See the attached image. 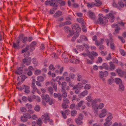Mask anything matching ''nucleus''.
Returning <instances> with one entry per match:
<instances>
[{
  "mask_svg": "<svg viewBox=\"0 0 126 126\" xmlns=\"http://www.w3.org/2000/svg\"><path fill=\"white\" fill-rule=\"evenodd\" d=\"M73 122L72 120L71 119H69L67 120V123L68 125L70 123H72Z\"/></svg>",
  "mask_w": 126,
  "mask_h": 126,
  "instance_id": "60",
  "label": "nucleus"
},
{
  "mask_svg": "<svg viewBox=\"0 0 126 126\" xmlns=\"http://www.w3.org/2000/svg\"><path fill=\"white\" fill-rule=\"evenodd\" d=\"M99 15L100 16L97 22L100 24L105 25L107 23L108 21L107 18L109 19L110 22H113L114 21V17L112 13H110L107 14L106 17H103V15L101 14H99Z\"/></svg>",
  "mask_w": 126,
  "mask_h": 126,
  "instance_id": "1",
  "label": "nucleus"
},
{
  "mask_svg": "<svg viewBox=\"0 0 126 126\" xmlns=\"http://www.w3.org/2000/svg\"><path fill=\"white\" fill-rule=\"evenodd\" d=\"M49 118V114L47 113H45L44 115L42 116V118L44 119V123H46L47 122V120Z\"/></svg>",
  "mask_w": 126,
  "mask_h": 126,
  "instance_id": "7",
  "label": "nucleus"
},
{
  "mask_svg": "<svg viewBox=\"0 0 126 126\" xmlns=\"http://www.w3.org/2000/svg\"><path fill=\"white\" fill-rule=\"evenodd\" d=\"M95 44L96 45L98 46L102 44L103 43V41H102V40H101L100 41H98L97 40H95Z\"/></svg>",
  "mask_w": 126,
  "mask_h": 126,
  "instance_id": "35",
  "label": "nucleus"
},
{
  "mask_svg": "<svg viewBox=\"0 0 126 126\" xmlns=\"http://www.w3.org/2000/svg\"><path fill=\"white\" fill-rule=\"evenodd\" d=\"M91 86L90 84H87L85 85L84 88L85 89H90Z\"/></svg>",
  "mask_w": 126,
  "mask_h": 126,
  "instance_id": "45",
  "label": "nucleus"
},
{
  "mask_svg": "<svg viewBox=\"0 0 126 126\" xmlns=\"http://www.w3.org/2000/svg\"><path fill=\"white\" fill-rule=\"evenodd\" d=\"M80 39H87V38L84 35H81L80 36Z\"/></svg>",
  "mask_w": 126,
  "mask_h": 126,
  "instance_id": "64",
  "label": "nucleus"
},
{
  "mask_svg": "<svg viewBox=\"0 0 126 126\" xmlns=\"http://www.w3.org/2000/svg\"><path fill=\"white\" fill-rule=\"evenodd\" d=\"M27 40H22L21 41H20V40H18V41H20V43H19L20 44L21 43V45L22 44V43H23V45L24 46L25 44V43Z\"/></svg>",
  "mask_w": 126,
  "mask_h": 126,
  "instance_id": "53",
  "label": "nucleus"
},
{
  "mask_svg": "<svg viewBox=\"0 0 126 126\" xmlns=\"http://www.w3.org/2000/svg\"><path fill=\"white\" fill-rule=\"evenodd\" d=\"M99 68L101 69H102L104 68L105 69L108 70L109 66L107 63H104L102 64V66H99Z\"/></svg>",
  "mask_w": 126,
  "mask_h": 126,
  "instance_id": "14",
  "label": "nucleus"
},
{
  "mask_svg": "<svg viewBox=\"0 0 126 126\" xmlns=\"http://www.w3.org/2000/svg\"><path fill=\"white\" fill-rule=\"evenodd\" d=\"M83 118V116L82 114H80L78 118V119H79L81 120H82Z\"/></svg>",
  "mask_w": 126,
  "mask_h": 126,
  "instance_id": "63",
  "label": "nucleus"
},
{
  "mask_svg": "<svg viewBox=\"0 0 126 126\" xmlns=\"http://www.w3.org/2000/svg\"><path fill=\"white\" fill-rule=\"evenodd\" d=\"M37 43L35 41H33L31 43V47H33L35 46L36 44Z\"/></svg>",
  "mask_w": 126,
  "mask_h": 126,
  "instance_id": "54",
  "label": "nucleus"
},
{
  "mask_svg": "<svg viewBox=\"0 0 126 126\" xmlns=\"http://www.w3.org/2000/svg\"><path fill=\"white\" fill-rule=\"evenodd\" d=\"M62 87L63 88H65L66 85V83L65 82H63L62 84Z\"/></svg>",
  "mask_w": 126,
  "mask_h": 126,
  "instance_id": "55",
  "label": "nucleus"
},
{
  "mask_svg": "<svg viewBox=\"0 0 126 126\" xmlns=\"http://www.w3.org/2000/svg\"><path fill=\"white\" fill-rule=\"evenodd\" d=\"M35 110L37 111H39L40 110V107L39 106L37 105L34 108Z\"/></svg>",
  "mask_w": 126,
  "mask_h": 126,
  "instance_id": "48",
  "label": "nucleus"
},
{
  "mask_svg": "<svg viewBox=\"0 0 126 126\" xmlns=\"http://www.w3.org/2000/svg\"><path fill=\"white\" fill-rule=\"evenodd\" d=\"M116 72L118 73L119 76L122 77L123 76L124 74V72L121 69H118L116 70Z\"/></svg>",
  "mask_w": 126,
  "mask_h": 126,
  "instance_id": "13",
  "label": "nucleus"
},
{
  "mask_svg": "<svg viewBox=\"0 0 126 126\" xmlns=\"http://www.w3.org/2000/svg\"><path fill=\"white\" fill-rule=\"evenodd\" d=\"M62 12L60 11H58L56 12L54 15V16L55 17H58L62 14Z\"/></svg>",
  "mask_w": 126,
  "mask_h": 126,
  "instance_id": "25",
  "label": "nucleus"
},
{
  "mask_svg": "<svg viewBox=\"0 0 126 126\" xmlns=\"http://www.w3.org/2000/svg\"><path fill=\"white\" fill-rule=\"evenodd\" d=\"M119 90L120 91L122 92L124 91L125 89V87L124 85L122 83L120 84L119 86Z\"/></svg>",
  "mask_w": 126,
  "mask_h": 126,
  "instance_id": "27",
  "label": "nucleus"
},
{
  "mask_svg": "<svg viewBox=\"0 0 126 126\" xmlns=\"http://www.w3.org/2000/svg\"><path fill=\"white\" fill-rule=\"evenodd\" d=\"M37 80L40 82L43 81L44 80V78L41 76H38L37 78Z\"/></svg>",
  "mask_w": 126,
  "mask_h": 126,
  "instance_id": "31",
  "label": "nucleus"
},
{
  "mask_svg": "<svg viewBox=\"0 0 126 126\" xmlns=\"http://www.w3.org/2000/svg\"><path fill=\"white\" fill-rule=\"evenodd\" d=\"M71 114L72 116H75L77 114V111L76 110H73L71 112Z\"/></svg>",
  "mask_w": 126,
  "mask_h": 126,
  "instance_id": "46",
  "label": "nucleus"
},
{
  "mask_svg": "<svg viewBox=\"0 0 126 126\" xmlns=\"http://www.w3.org/2000/svg\"><path fill=\"white\" fill-rule=\"evenodd\" d=\"M61 113L62 114V115L63 116L64 118L65 119H66L67 118L66 115H68V114H67V113H70V111L69 110H67L65 111V113L63 111H61Z\"/></svg>",
  "mask_w": 126,
  "mask_h": 126,
  "instance_id": "18",
  "label": "nucleus"
},
{
  "mask_svg": "<svg viewBox=\"0 0 126 126\" xmlns=\"http://www.w3.org/2000/svg\"><path fill=\"white\" fill-rule=\"evenodd\" d=\"M62 105V107L66 109L68 108L69 107L68 106V105H66V103H63Z\"/></svg>",
  "mask_w": 126,
  "mask_h": 126,
  "instance_id": "57",
  "label": "nucleus"
},
{
  "mask_svg": "<svg viewBox=\"0 0 126 126\" xmlns=\"http://www.w3.org/2000/svg\"><path fill=\"white\" fill-rule=\"evenodd\" d=\"M63 102L64 103L66 104H68L69 103V100L67 98H64L63 99Z\"/></svg>",
  "mask_w": 126,
  "mask_h": 126,
  "instance_id": "61",
  "label": "nucleus"
},
{
  "mask_svg": "<svg viewBox=\"0 0 126 126\" xmlns=\"http://www.w3.org/2000/svg\"><path fill=\"white\" fill-rule=\"evenodd\" d=\"M118 5L121 8H123L124 7L125 5V4L122 1H120L118 2Z\"/></svg>",
  "mask_w": 126,
  "mask_h": 126,
  "instance_id": "41",
  "label": "nucleus"
},
{
  "mask_svg": "<svg viewBox=\"0 0 126 126\" xmlns=\"http://www.w3.org/2000/svg\"><path fill=\"white\" fill-rule=\"evenodd\" d=\"M42 98L45 99L47 102L49 104L51 105L54 103V100L52 99H50L49 96L48 95L42 94L41 95Z\"/></svg>",
  "mask_w": 126,
  "mask_h": 126,
  "instance_id": "2",
  "label": "nucleus"
},
{
  "mask_svg": "<svg viewBox=\"0 0 126 126\" xmlns=\"http://www.w3.org/2000/svg\"><path fill=\"white\" fill-rule=\"evenodd\" d=\"M20 41L17 40L16 41L14 42L13 43V47L16 49H18L19 48L20 45H21V43L20 44Z\"/></svg>",
  "mask_w": 126,
  "mask_h": 126,
  "instance_id": "6",
  "label": "nucleus"
},
{
  "mask_svg": "<svg viewBox=\"0 0 126 126\" xmlns=\"http://www.w3.org/2000/svg\"><path fill=\"white\" fill-rule=\"evenodd\" d=\"M115 81L116 83L117 84L122 83V81L119 78H115Z\"/></svg>",
  "mask_w": 126,
  "mask_h": 126,
  "instance_id": "26",
  "label": "nucleus"
},
{
  "mask_svg": "<svg viewBox=\"0 0 126 126\" xmlns=\"http://www.w3.org/2000/svg\"><path fill=\"white\" fill-rule=\"evenodd\" d=\"M88 14L90 17L92 19H94L95 17V16L94 13L91 11H89Z\"/></svg>",
  "mask_w": 126,
  "mask_h": 126,
  "instance_id": "17",
  "label": "nucleus"
},
{
  "mask_svg": "<svg viewBox=\"0 0 126 126\" xmlns=\"http://www.w3.org/2000/svg\"><path fill=\"white\" fill-rule=\"evenodd\" d=\"M28 61H29L28 59L26 58H25L23 60V62L24 63L26 64L27 65H29L30 64L28 63Z\"/></svg>",
  "mask_w": 126,
  "mask_h": 126,
  "instance_id": "47",
  "label": "nucleus"
},
{
  "mask_svg": "<svg viewBox=\"0 0 126 126\" xmlns=\"http://www.w3.org/2000/svg\"><path fill=\"white\" fill-rule=\"evenodd\" d=\"M114 81V79L113 78H110L108 80V84L109 85H111L112 82Z\"/></svg>",
  "mask_w": 126,
  "mask_h": 126,
  "instance_id": "44",
  "label": "nucleus"
},
{
  "mask_svg": "<svg viewBox=\"0 0 126 126\" xmlns=\"http://www.w3.org/2000/svg\"><path fill=\"white\" fill-rule=\"evenodd\" d=\"M48 91L50 92V93L51 94H52L53 93V90L52 88L51 87H49L48 88Z\"/></svg>",
  "mask_w": 126,
  "mask_h": 126,
  "instance_id": "50",
  "label": "nucleus"
},
{
  "mask_svg": "<svg viewBox=\"0 0 126 126\" xmlns=\"http://www.w3.org/2000/svg\"><path fill=\"white\" fill-rule=\"evenodd\" d=\"M29 48V46H27L26 48L23 49L22 51V53H24L25 52L27 51L28 50Z\"/></svg>",
  "mask_w": 126,
  "mask_h": 126,
  "instance_id": "52",
  "label": "nucleus"
},
{
  "mask_svg": "<svg viewBox=\"0 0 126 126\" xmlns=\"http://www.w3.org/2000/svg\"><path fill=\"white\" fill-rule=\"evenodd\" d=\"M112 27L113 28H116L115 32L116 33H118L120 29V28L118 26V25L116 24H112L111 25Z\"/></svg>",
  "mask_w": 126,
  "mask_h": 126,
  "instance_id": "12",
  "label": "nucleus"
},
{
  "mask_svg": "<svg viewBox=\"0 0 126 126\" xmlns=\"http://www.w3.org/2000/svg\"><path fill=\"white\" fill-rule=\"evenodd\" d=\"M22 87H23V89L25 90L24 92L28 94L30 92V91L29 90L30 88V87L29 86L24 85H23Z\"/></svg>",
  "mask_w": 126,
  "mask_h": 126,
  "instance_id": "9",
  "label": "nucleus"
},
{
  "mask_svg": "<svg viewBox=\"0 0 126 126\" xmlns=\"http://www.w3.org/2000/svg\"><path fill=\"white\" fill-rule=\"evenodd\" d=\"M87 94V90H85L79 94V96L80 98L81 97V96H84L86 95Z\"/></svg>",
  "mask_w": 126,
  "mask_h": 126,
  "instance_id": "19",
  "label": "nucleus"
},
{
  "mask_svg": "<svg viewBox=\"0 0 126 126\" xmlns=\"http://www.w3.org/2000/svg\"><path fill=\"white\" fill-rule=\"evenodd\" d=\"M107 110L105 109H103L101 111V113L99 115V117L101 118L104 117L106 115Z\"/></svg>",
  "mask_w": 126,
  "mask_h": 126,
  "instance_id": "8",
  "label": "nucleus"
},
{
  "mask_svg": "<svg viewBox=\"0 0 126 126\" xmlns=\"http://www.w3.org/2000/svg\"><path fill=\"white\" fill-rule=\"evenodd\" d=\"M77 20L78 22L80 23H84V21L83 19L82 18H78Z\"/></svg>",
  "mask_w": 126,
  "mask_h": 126,
  "instance_id": "49",
  "label": "nucleus"
},
{
  "mask_svg": "<svg viewBox=\"0 0 126 126\" xmlns=\"http://www.w3.org/2000/svg\"><path fill=\"white\" fill-rule=\"evenodd\" d=\"M31 116L29 113H24L23 116H21L20 119L22 121L26 122L28 118H31Z\"/></svg>",
  "mask_w": 126,
  "mask_h": 126,
  "instance_id": "3",
  "label": "nucleus"
},
{
  "mask_svg": "<svg viewBox=\"0 0 126 126\" xmlns=\"http://www.w3.org/2000/svg\"><path fill=\"white\" fill-rule=\"evenodd\" d=\"M57 0H50V6H57L58 5Z\"/></svg>",
  "mask_w": 126,
  "mask_h": 126,
  "instance_id": "16",
  "label": "nucleus"
},
{
  "mask_svg": "<svg viewBox=\"0 0 126 126\" xmlns=\"http://www.w3.org/2000/svg\"><path fill=\"white\" fill-rule=\"evenodd\" d=\"M32 63L35 66H37L38 64L37 61L35 57H34L32 59Z\"/></svg>",
  "mask_w": 126,
  "mask_h": 126,
  "instance_id": "33",
  "label": "nucleus"
},
{
  "mask_svg": "<svg viewBox=\"0 0 126 126\" xmlns=\"http://www.w3.org/2000/svg\"><path fill=\"white\" fill-rule=\"evenodd\" d=\"M36 122L38 125L41 126L42 125V122L40 119H39L36 120Z\"/></svg>",
  "mask_w": 126,
  "mask_h": 126,
  "instance_id": "39",
  "label": "nucleus"
},
{
  "mask_svg": "<svg viewBox=\"0 0 126 126\" xmlns=\"http://www.w3.org/2000/svg\"><path fill=\"white\" fill-rule=\"evenodd\" d=\"M72 28L73 29L76 30V32H79L81 30L80 27L77 25H73Z\"/></svg>",
  "mask_w": 126,
  "mask_h": 126,
  "instance_id": "11",
  "label": "nucleus"
},
{
  "mask_svg": "<svg viewBox=\"0 0 126 126\" xmlns=\"http://www.w3.org/2000/svg\"><path fill=\"white\" fill-rule=\"evenodd\" d=\"M113 118V116L112 114L111 113H109V115L108 116L106 120H109L110 121H111Z\"/></svg>",
  "mask_w": 126,
  "mask_h": 126,
  "instance_id": "36",
  "label": "nucleus"
},
{
  "mask_svg": "<svg viewBox=\"0 0 126 126\" xmlns=\"http://www.w3.org/2000/svg\"><path fill=\"white\" fill-rule=\"evenodd\" d=\"M70 62L72 63L77 64L79 63V61L77 59H74L71 60Z\"/></svg>",
  "mask_w": 126,
  "mask_h": 126,
  "instance_id": "32",
  "label": "nucleus"
},
{
  "mask_svg": "<svg viewBox=\"0 0 126 126\" xmlns=\"http://www.w3.org/2000/svg\"><path fill=\"white\" fill-rule=\"evenodd\" d=\"M120 52L121 55L124 56L125 55V52L124 50L123 49H120Z\"/></svg>",
  "mask_w": 126,
  "mask_h": 126,
  "instance_id": "62",
  "label": "nucleus"
},
{
  "mask_svg": "<svg viewBox=\"0 0 126 126\" xmlns=\"http://www.w3.org/2000/svg\"><path fill=\"white\" fill-rule=\"evenodd\" d=\"M88 54V56L91 59V60H90L88 59H86V62L88 64H92L94 63L93 61L94 59V58L93 56L91 55L90 54V52H89Z\"/></svg>",
  "mask_w": 126,
  "mask_h": 126,
  "instance_id": "5",
  "label": "nucleus"
},
{
  "mask_svg": "<svg viewBox=\"0 0 126 126\" xmlns=\"http://www.w3.org/2000/svg\"><path fill=\"white\" fill-rule=\"evenodd\" d=\"M54 97H58L59 99L60 100L62 99V97L61 95V94L59 93H54Z\"/></svg>",
  "mask_w": 126,
  "mask_h": 126,
  "instance_id": "20",
  "label": "nucleus"
},
{
  "mask_svg": "<svg viewBox=\"0 0 126 126\" xmlns=\"http://www.w3.org/2000/svg\"><path fill=\"white\" fill-rule=\"evenodd\" d=\"M64 31L67 32H70L71 29L68 26L65 27L64 28Z\"/></svg>",
  "mask_w": 126,
  "mask_h": 126,
  "instance_id": "29",
  "label": "nucleus"
},
{
  "mask_svg": "<svg viewBox=\"0 0 126 126\" xmlns=\"http://www.w3.org/2000/svg\"><path fill=\"white\" fill-rule=\"evenodd\" d=\"M95 6H99L101 5L102 3L100 0H95Z\"/></svg>",
  "mask_w": 126,
  "mask_h": 126,
  "instance_id": "22",
  "label": "nucleus"
},
{
  "mask_svg": "<svg viewBox=\"0 0 126 126\" xmlns=\"http://www.w3.org/2000/svg\"><path fill=\"white\" fill-rule=\"evenodd\" d=\"M81 120L77 118L75 119V121L76 123L78 125H82L83 124V122L81 121Z\"/></svg>",
  "mask_w": 126,
  "mask_h": 126,
  "instance_id": "30",
  "label": "nucleus"
},
{
  "mask_svg": "<svg viewBox=\"0 0 126 126\" xmlns=\"http://www.w3.org/2000/svg\"><path fill=\"white\" fill-rule=\"evenodd\" d=\"M94 6H95V3L94 2H92L90 3H87V6L88 8H91Z\"/></svg>",
  "mask_w": 126,
  "mask_h": 126,
  "instance_id": "28",
  "label": "nucleus"
},
{
  "mask_svg": "<svg viewBox=\"0 0 126 126\" xmlns=\"http://www.w3.org/2000/svg\"><path fill=\"white\" fill-rule=\"evenodd\" d=\"M107 45L108 46H109V44H110V47L111 49L114 50L115 49L114 45L112 41H107L106 42Z\"/></svg>",
  "mask_w": 126,
  "mask_h": 126,
  "instance_id": "10",
  "label": "nucleus"
},
{
  "mask_svg": "<svg viewBox=\"0 0 126 126\" xmlns=\"http://www.w3.org/2000/svg\"><path fill=\"white\" fill-rule=\"evenodd\" d=\"M23 68L22 67H19L18 68L17 70L16 71V73L19 75L23 73Z\"/></svg>",
  "mask_w": 126,
  "mask_h": 126,
  "instance_id": "21",
  "label": "nucleus"
},
{
  "mask_svg": "<svg viewBox=\"0 0 126 126\" xmlns=\"http://www.w3.org/2000/svg\"><path fill=\"white\" fill-rule=\"evenodd\" d=\"M83 101H80L78 104V106L79 107H80L84 103Z\"/></svg>",
  "mask_w": 126,
  "mask_h": 126,
  "instance_id": "56",
  "label": "nucleus"
},
{
  "mask_svg": "<svg viewBox=\"0 0 126 126\" xmlns=\"http://www.w3.org/2000/svg\"><path fill=\"white\" fill-rule=\"evenodd\" d=\"M41 70L40 69L36 70L35 72V74L36 75H38L41 73Z\"/></svg>",
  "mask_w": 126,
  "mask_h": 126,
  "instance_id": "40",
  "label": "nucleus"
},
{
  "mask_svg": "<svg viewBox=\"0 0 126 126\" xmlns=\"http://www.w3.org/2000/svg\"><path fill=\"white\" fill-rule=\"evenodd\" d=\"M58 69L56 70V73L58 74L59 73L60 74H62L63 69V67H61L59 66H58Z\"/></svg>",
  "mask_w": 126,
  "mask_h": 126,
  "instance_id": "15",
  "label": "nucleus"
},
{
  "mask_svg": "<svg viewBox=\"0 0 126 126\" xmlns=\"http://www.w3.org/2000/svg\"><path fill=\"white\" fill-rule=\"evenodd\" d=\"M101 102V100L100 99H95L93 100L92 102V106L94 109H95L98 104L97 103H99Z\"/></svg>",
  "mask_w": 126,
  "mask_h": 126,
  "instance_id": "4",
  "label": "nucleus"
},
{
  "mask_svg": "<svg viewBox=\"0 0 126 126\" xmlns=\"http://www.w3.org/2000/svg\"><path fill=\"white\" fill-rule=\"evenodd\" d=\"M104 104L102 103H100L99 105L97 106L95 110H97L98 109H102L104 107Z\"/></svg>",
  "mask_w": 126,
  "mask_h": 126,
  "instance_id": "24",
  "label": "nucleus"
},
{
  "mask_svg": "<svg viewBox=\"0 0 126 126\" xmlns=\"http://www.w3.org/2000/svg\"><path fill=\"white\" fill-rule=\"evenodd\" d=\"M86 100L89 102H92L93 101V97L91 96H88L86 97Z\"/></svg>",
  "mask_w": 126,
  "mask_h": 126,
  "instance_id": "37",
  "label": "nucleus"
},
{
  "mask_svg": "<svg viewBox=\"0 0 126 126\" xmlns=\"http://www.w3.org/2000/svg\"><path fill=\"white\" fill-rule=\"evenodd\" d=\"M106 122L104 124V125L105 126H110L112 124V122L109 120H106Z\"/></svg>",
  "mask_w": 126,
  "mask_h": 126,
  "instance_id": "23",
  "label": "nucleus"
},
{
  "mask_svg": "<svg viewBox=\"0 0 126 126\" xmlns=\"http://www.w3.org/2000/svg\"><path fill=\"white\" fill-rule=\"evenodd\" d=\"M32 88V93L33 94H34V93L36 91H37V89L36 87H33Z\"/></svg>",
  "mask_w": 126,
  "mask_h": 126,
  "instance_id": "51",
  "label": "nucleus"
},
{
  "mask_svg": "<svg viewBox=\"0 0 126 126\" xmlns=\"http://www.w3.org/2000/svg\"><path fill=\"white\" fill-rule=\"evenodd\" d=\"M90 54L92 56H93L95 57H96L98 56V54L96 52L92 51L90 52Z\"/></svg>",
  "mask_w": 126,
  "mask_h": 126,
  "instance_id": "43",
  "label": "nucleus"
},
{
  "mask_svg": "<svg viewBox=\"0 0 126 126\" xmlns=\"http://www.w3.org/2000/svg\"><path fill=\"white\" fill-rule=\"evenodd\" d=\"M19 39H26L27 38L26 37H24V35L22 34H20L18 37Z\"/></svg>",
  "mask_w": 126,
  "mask_h": 126,
  "instance_id": "38",
  "label": "nucleus"
},
{
  "mask_svg": "<svg viewBox=\"0 0 126 126\" xmlns=\"http://www.w3.org/2000/svg\"><path fill=\"white\" fill-rule=\"evenodd\" d=\"M82 27L83 31L84 32H86L87 29L85 26L84 25H82Z\"/></svg>",
  "mask_w": 126,
  "mask_h": 126,
  "instance_id": "58",
  "label": "nucleus"
},
{
  "mask_svg": "<svg viewBox=\"0 0 126 126\" xmlns=\"http://www.w3.org/2000/svg\"><path fill=\"white\" fill-rule=\"evenodd\" d=\"M99 77L101 78H102L104 76V72L102 71L99 72Z\"/></svg>",
  "mask_w": 126,
  "mask_h": 126,
  "instance_id": "42",
  "label": "nucleus"
},
{
  "mask_svg": "<svg viewBox=\"0 0 126 126\" xmlns=\"http://www.w3.org/2000/svg\"><path fill=\"white\" fill-rule=\"evenodd\" d=\"M115 68V66L113 63L112 62L110 63V68L111 70H114Z\"/></svg>",
  "mask_w": 126,
  "mask_h": 126,
  "instance_id": "34",
  "label": "nucleus"
},
{
  "mask_svg": "<svg viewBox=\"0 0 126 126\" xmlns=\"http://www.w3.org/2000/svg\"><path fill=\"white\" fill-rule=\"evenodd\" d=\"M78 80L79 81L81 80L82 79V77L81 75H78Z\"/></svg>",
  "mask_w": 126,
  "mask_h": 126,
  "instance_id": "59",
  "label": "nucleus"
}]
</instances>
